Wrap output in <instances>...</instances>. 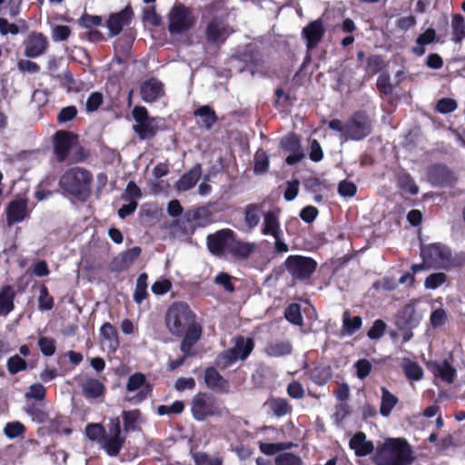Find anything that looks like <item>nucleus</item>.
<instances>
[{
	"mask_svg": "<svg viewBox=\"0 0 465 465\" xmlns=\"http://www.w3.org/2000/svg\"><path fill=\"white\" fill-rule=\"evenodd\" d=\"M164 324L170 334L175 337L194 336L199 341L203 335V327L197 322L196 313L185 302H173L164 315Z\"/></svg>",
	"mask_w": 465,
	"mask_h": 465,
	"instance_id": "1",
	"label": "nucleus"
},
{
	"mask_svg": "<svg viewBox=\"0 0 465 465\" xmlns=\"http://www.w3.org/2000/svg\"><path fill=\"white\" fill-rule=\"evenodd\" d=\"M93 180V173L89 170L74 166L60 176L58 185L64 194L85 202L91 196Z\"/></svg>",
	"mask_w": 465,
	"mask_h": 465,
	"instance_id": "2",
	"label": "nucleus"
},
{
	"mask_svg": "<svg viewBox=\"0 0 465 465\" xmlns=\"http://www.w3.org/2000/svg\"><path fill=\"white\" fill-rule=\"evenodd\" d=\"M373 121L370 114L364 110L354 112L345 123L339 119H331L328 127L339 133L345 141H361L372 132Z\"/></svg>",
	"mask_w": 465,
	"mask_h": 465,
	"instance_id": "3",
	"label": "nucleus"
},
{
	"mask_svg": "<svg viewBox=\"0 0 465 465\" xmlns=\"http://www.w3.org/2000/svg\"><path fill=\"white\" fill-rule=\"evenodd\" d=\"M413 460L411 447L404 438L387 439L373 457L375 465H411Z\"/></svg>",
	"mask_w": 465,
	"mask_h": 465,
	"instance_id": "4",
	"label": "nucleus"
},
{
	"mask_svg": "<svg viewBox=\"0 0 465 465\" xmlns=\"http://www.w3.org/2000/svg\"><path fill=\"white\" fill-rule=\"evenodd\" d=\"M283 266L293 282L309 283L317 270L318 263L312 257L292 254L286 258Z\"/></svg>",
	"mask_w": 465,
	"mask_h": 465,
	"instance_id": "5",
	"label": "nucleus"
},
{
	"mask_svg": "<svg viewBox=\"0 0 465 465\" xmlns=\"http://www.w3.org/2000/svg\"><path fill=\"white\" fill-rule=\"evenodd\" d=\"M191 413L195 420L203 421L209 417H221L223 407L212 393L199 391L192 399Z\"/></svg>",
	"mask_w": 465,
	"mask_h": 465,
	"instance_id": "6",
	"label": "nucleus"
},
{
	"mask_svg": "<svg viewBox=\"0 0 465 465\" xmlns=\"http://www.w3.org/2000/svg\"><path fill=\"white\" fill-rule=\"evenodd\" d=\"M168 30L171 35H182L192 29L196 18L193 10L182 3L173 5L168 15Z\"/></svg>",
	"mask_w": 465,
	"mask_h": 465,
	"instance_id": "7",
	"label": "nucleus"
},
{
	"mask_svg": "<svg viewBox=\"0 0 465 465\" xmlns=\"http://www.w3.org/2000/svg\"><path fill=\"white\" fill-rule=\"evenodd\" d=\"M132 115L136 123L133 125V130L140 140H151L155 137L159 131L157 117L150 116L148 110L141 105L134 106Z\"/></svg>",
	"mask_w": 465,
	"mask_h": 465,
	"instance_id": "8",
	"label": "nucleus"
},
{
	"mask_svg": "<svg viewBox=\"0 0 465 465\" xmlns=\"http://www.w3.org/2000/svg\"><path fill=\"white\" fill-rule=\"evenodd\" d=\"M233 32L226 15H215L208 22L204 35L208 45L220 47Z\"/></svg>",
	"mask_w": 465,
	"mask_h": 465,
	"instance_id": "9",
	"label": "nucleus"
},
{
	"mask_svg": "<svg viewBox=\"0 0 465 465\" xmlns=\"http://www.w3.org/2000/svg\"><path fill=\"white\" fill-rule=\"evenodd\" d=\"M422 261L431 268H441L450 263V250L440 242L421 245L420 253Z\"/></svg>",
	"mask_w": 465,
	"mask_h": 465,
	"instance_id": "10",
	"label": "nucleus"
},
{
	"mask_svg": "<svg viewBox=\"0 0 465 465\" xmlns=\"http://www.w3.org/2000/svg\"><path fill=\"white\" fill-rule=\"evenodd\" d=\"M78 134L66 130H59L53 136L54 154L58 163H64L70 151L77 144Z\"/></svg>",
	"mask_w": 465,
	"mask_h": 465,
	"instance_id": "11",
	"label": "nucleus"
},
{
	"mask_svg": "<svg viewBox=\"0 0 465 465\" xmlns=\"http://www.w3.org/2000/svg\"><path fill=\"white\" fill-rule=\"evenodd\" d=\"M280 147L283 151L291 153L285 159L288 165H294L305 157L302 150L300 137L294 133H290L282 137L280 142Z\"/></svg>",
	"mask_w": 465,
	"mask_h": 465,
	"instance_id": "12",
	"label": "nucleus"
},
{
	"mask_svg": "<svg viewBox=\"0 0 465 465\" xmlns=\"http://www.w3.org/2000/svg\"><path fill=\"white\" fill-rule=\"evenodd\" d=\"M139 389L141 390L135 396L128 399L129 401L140 403L146 400L153 391L152 385L146 383V376L142 372H135L128 378L126 390L127 391H135Z\"/></svg>",
	"mask_w": 465,
	"mask_h": 465,
	"instance_id": "13",
	"label": "nucleus"
},
{
	"mask_svg": "<svg viewBox=\"0 0 465 465\" xmlns=\"http://www.w3.org/2000/svg\"><path fill=\"white\" fill-rule=\"evenodd\" d=\"M235 237V232L231 229H222L207 236V246L213 254L220 255L227 249Z\"/></svg>",
	"mask_w": 465,
	"mask_h": 465,
	"instance_id": "14",
	"label": "nucleus"
},
{
	"mask_svg": "<svg viewBox=\"0 0 465 465\" xmlns=\"http://www.w3.org/2000/svg\"><path fill=\"white\" fill-rule=\"evenodd\" d=\"M325 35V27L321 18L310 22L302 28V37L305 40L308 51L315 49Z\"/></svg>",
	"mask_w": 465,
	"mask_h": 465,
	"instance_id": "15",
	"label": "nucleus"
},
{
	"mask_svg": "<svg viewBox=\"0 0 465 465\" xmlns=\"http://www.w3.org/2000/svg\"><path fill=\"white\" fill-rule=\"evenodd\" d=\"M26 198L11 201L5 208L6 223L9 226L22 223L30 216Z\"/></svg>",
	"mask_w": 465,
	"mask_h": 465,
	"instance_id": "16",
	"label": "nucleus"
},
{
	"mask_svg": "<svg viewBox=\"0 0 465 465\" xmlns=\"http://www.w3.org/2000/svg\"><path fill=\"white\" fill-rule=\"evenodd\" d=\"M134 16L133 8L130 5L125 6L118 13L111 14L107 19L106 25L109 29V36L118 35L124 26L131 24Z\"/></svg>",
	"mask_w": 465,
	"mask_h": 465,
	"instance_id": "17",
	"label": "nucleus"
},
{
	"mask_svg": "<svg viewBox=\"0 0 465 465\" xmlns=\"http://www.w3.org/2000/svg\"><path fill=\"white\" fill-rule=\"evenodd\" d=\"M426 367L435 378L440 379L448 384L453 383L456 379L457 370L447 360L429 361Z\"/></svg>",
	"mask_w": 465,
	"mask_h": 465,
	"instance_id": "18",
	"label": "nucleus"
},
{
	"mask_svg": "<svg viewBox=\"0 0 465 465\" xmlns=\"http://www.w3.org/2000/svg\"><path fill=\"white\" fill-rule=\"evenodd\" d=\"M46 36L38 32H32L25 40V55L35 58L43 54L48 48Z\"/></svg>",
	"mask_w": 465,
	"mask_h": 465,
	"instance_id": "19",
	"label": "nucleus"
},
{
	"mask_svg": "<svg viewBox=\"0 0 465 465\" xmlns=\"http://www.w3.org/2000/svg\"><path fill=\"white\" fill-rule=\"evenodd\" d=\"M303 369L306 370L305 375L318 386L327 384L333 376L331 365L325 363H313L311 367L305 363Z\"/></svg>",
	"mask_w": 465,
	"mask_h": 465,
	"instance_id": "20",
	"label": "nucleus"
},
{
	"mask_svg": "<svg viewBox=\"0 0 465 465\" xmlns=\"http://www.w3.org/2000/svg\"><path fill=\"white\" fill-rule=\"evenodd\" d=\"M143 101L152 104L164 95L163 84L154 77L143 81L140 85Z\"/></svg>",
	"mask_w": 465,
	"mask_h": 465,
	"instance_id": "21",
	"label": "nucleus"
},
{
	"mask_svg": "<svg viewBox=\"0 0 465 465\" xmlns=\"http://www.w3.org/2000/svg\"><path fill=\"white\" fill-rule=\"evenodd\" d=\"M197 342L198 341H195L194 336L189 335L187 337H183L179 345V349L183 355L175 360H169L167 363V370L169 371H173L183 365L188 358L196 356V351L193 350V347Z\"/></svg>",
	"mask_w": 465,
	"mask_h": 465,
	"instance_id": "22",
	"label": "nucleus"
},
{
	"mask_svg": "<svg viewBox=\"0 0 465 465\" xmlns=\"http://www.w3.org/2000/svg\"><path fill=\"white\" fill-rule=\"evenodd\" d=\"M203 380L205 386L216 392L228 393L230 382L219 373L215 367H207L204 370Z\"/></svg>",
	"mask_w": 465,
	"mask_h": 465,
	"instance_id": "23",
	"label": "nucleus"
},
{
	"mask_svg": "<svg viewBox=\"0 0 465 465\" xmlns=\"http://www.w3.org/2000/svg\"><path fill=\"white\" fill-rule=\"evenodd\" d=\"M202 164L195 163L189 171L185 172L174 183L178 192H187L193 188L202 176Z\"/></svg>",
	"mask_w": 465,
	"mask_h": 465,
	"instance_id": "24",
	"label": "nucleus"
},
{
	"mask_svg": "<svg viewBox=\"0 0 465 465\" xmlns=\"http://www.w3.org/2000/svg\"><path fill=\"white\" fill-rule=\"evenodd\" d=\"M419 322L420 317L413 303L404 305L398 313L396 324L401 330H411L417 327Z\"/></svg>",
	"mask_w": 465,
	"mask_h": 465,
	"instance_id": "25",
	"label": "nucleus"
},
{
	"mask_svg": "<svg viewBox=\"0 0 465 465\" xmlns=\"http://www.w3.org/2000/svg\"><path fill=\"white\" fill-rule=\"evenodd\" d=\"M349 447L354 450L357 457H365L374 450L372 441L366 440V434L362 431L356 432L349 441Z\"/></svg>",
	"mask_w": 465,
	"mask_h": 465,
	"instance_id": "26",
	"label": "nucleus"
},
{
	"mask_svg": "<svg viewBox=\"0 0 465 465\" xmlns=\"http://www.w3.org/2000/svg\"><path fill=\"white\" fill-rule=\"evenodd\" d=\"M235 58L243 63L244 67L252 74L254 70L258 71L263 64L262 55L256 48L246 49L235 55Z\"/></svg>",
	"mask_w": 465,
	"mask_h": 465,
	"instance_id": "27",
	"label": "nucleus"
},
{
	"mask_svg": "<svg viewBox=\"0 0 465 465\" xmlns=\"http://www.w3.org/2000/svg\"><path fill=\"white\" fill-rule=\"evenodd\" d=\"M124 423V432L125 434L140 430L139 424L142 423L143 414L139 409H134L122 411Z\"/></svg>",
	"mask_w": 465,
	"mask_h": 465,
	"instance_id": "28",
	"label": "nucleus"
},
{
	"mask_svg": "<svg viewBox=\"0 0 465 465\" xmlns=\"http://www.w3.org/2000/svg\"><path fill=\"white\" fill-rule=\"evenodd\" d=\"M261 232L263 235H271L272 237L282 234L279 217L275 212L267 211L263 213Z\"/></svg>",
	"mask_w": 465,
	"mask_h": 465,
	"instance_id": "29",
	"label": "nucleus"
},
{
	"mask_svg": "<svg viewBox=\"0 0 465 465\" xmlns=\"http://www.w3.org/2000/svg\"><path fill=\"white\" fill-rule=\"evenodd\" d=\"M362 326V319L361 316H351V312L347 310L342 313V325L341 329V336H351L361 330Z\"/></svg>",
	"mask_w": 465,
	"mask_h": 465,
	"instance_id": "30",
	"label": "nucleus"
},
{
	"mask_svg": "<svg viewBox=\"0 0 465 465\" xmlns=\"http://www.w3.org/2000/svg\"><path fill=\"white\" fill-rule=\"evenodd\" d=\"M82 391L86 398L96 399L104 395L106 388L98 379L87 378L82 384Z\"/></svg>",
	"mask_w": 465,
	"mask_h": 465,
	"instance_id": "31",
	"label": "nucleus"
},
{
	"mask_svg": "<svg viewBox=\"0 0 465 465\" xmlns=\"http://www.w3.org/2000/svg\"><path fill=\"white\" fill-rule=\"evenodd\" d=\"M254 252V244L236 240L235 237L229 245L228 252L238 260L247 259Z\"/></svg>",
	"mask_w": 465,
	"mask_h": 465,
	"instance_id": "32",
	"label": "nucleus"
},
{
	"mask_svg": "<svg viewBox=\"0 0 465 465\" xmlns=\"http://www.w3.org/2000/svg\"><path fill=\"white\" fill-rule=\"evenodd\" d=\"M262 206L258 203H249L243 211L244 223L248 231L253 230L260 223Z\"/></svg>",
	"mask_w": 465,
	"mask_h": 465,
	"instance_id": "33",
	"label": "nucleus"
},
{
	"mask_svg": "<svg viewBox=\"0 0 465 465\" xmlns=\"http://www.w3.org/2000/svg\"><path fill=\"white\" fill-rule=\"evenodd\" d=\"M437 34L435 29L428 28L420 34L416 39V45L411 48V52L416 56H422L425 54V45L436 41Z\"/></svg>",
	"mask_w": 465,
	"mask_h": 465,
	"instance_id": "34",
	"label": "nucleus"
},
{
	"mask_svg": "<svg viewBox=\"0 0 465 465\" xmlns=\"http://www.w3.org/2000/svg\"><path fill=\"white\" fill-rule=\"evenodd\" d=\"M125 440L126 437L111 436L106 432L101 445L109 456L115 457L120 453Z\"/></svg>",
	"mask_w": 465,
	"mask_h": 465,
	"instance_id": "35",
	"label": "nucleus"
},
{
	"mask_svg": "<svg viewBox=\"0 0 465 465\" xmlns=\"http://www.w3.org/2000/svg\"><path fill=\"white\" fill-rule=\"evenodd\" d=\"M292 351V343L285 341H276L269 342L265 347V352L270 357H283L291 354Z\"/></svg>",
	"mask_w": 465,
	"mask_h": 465,
	"instance_id": "36",
	"label": "nucleus"
},
{
	"mask_svg": "<svg viewBox=\"0 0 465 465\" xmlns=\"http://www.w3.org/2000/svg\"><path fill=\"white\" fill-rule=\"evenodd\" d=\"M254 348V341L252 338H244L238 336L235 341V345L232 348L234 351V354L237 356V360L240 359L244 361L252 353Z\"/></svg>",
	"mask_w": 465,
	"mask_h": 465,
	"instance_id": "37",
	"label": "nucleus"
},
{
	"mask_svg": "<svg viewBox=\"0 0 465 465\" xmlns=\"http://www.w3.org/2000/svg\"><path fill=\"white\" fill-rule=\"evenodd\" d=\"M15 292L10 285L0 290V315H7L14 310Z\"/></svg>",
	"mask_w": 465,
	"mask_h": 465,
	"instance_id": "38",
	"label": "nucleus"
},
{
	"mask_svg": "<svg viewBox=\"0 0 465 465\" xmlns=\"http://www.w3.org/2000/svg\"><path fill=\"white\" fill-rule=\"evenodd\" d=\"M401 369L407 379L410 381H417L423 378L424 372L421 366L409 358H403L401 361Z\"/></svg>",
	"mask_w": 465,
	"mask_h": 465,
	"instance_id": "39",
	"label": "nucleus"
},
{
	"mask_svg": "<svg viewBox=\"0 0 465 465\" xmlns=\"http://www.w3.org/2000/svg\"><path fill=\"white\" fill-rule=\"evenodd\" d=\"M193 116L200 117L203 122V126L206 130L213 128L214 124L218 121L215 111L209 105H202L193 111Z\"/></svg>",
	"mask_w": 465,
	"mask_h": 465,
	"instance_id": "40",
	"label": "nucleus"
},
{
	"mask_svg": "<svg viewBox=\"0 0 465 465\" xmlns=\"http://www.w3.org/2000/svg\"><path fill=\"white\" fill-rule=\"evenodd\" d=\"M267 404L276 417H283L292 411V405L284 398H272Z\"/></svg>",
	"mask_w": 465,
	"mask_h": 465,
	"instance_id": "41",
	"label": "nucleus"
},
{
	"mask_svg": "<svg viewBox=\"0 0 465 465\" xmlns=\"http://www.w3.org/2000/svg\"><path fill=\"white\" fill-rule=\"evenodd\" d=\"M451 40L460 44L465 38V20L461 14H454L451 19Z\"/></svg>",
	"mask_w": 465,
	"mask_h": 465,
	"instance_id": "42",
	"label": "nucleus"
},
{
	"mask_svg": "<svg viewBox=\"0 0 465 465\" xmlns=\"http://www.w3.org/2000/svg\"><path fill=\"white\" fill-rule=\"evenodd\" d=\"M398 398L393 395L389 390L385 387L381 388V401L380 407V413L383 417H388L392 409L398 403Z\"/></svg>",
	"mask_w": 465,
	"mask_h": 465,
	"instance_id": "43",
	"label": "nucleus"
},
{
	"mask_svg": "<svg viewBox=\"0 0 465 465\" xmlns=\"http://www.w3.org/2000/svg\"><path fill=\"white\" fill-rule=\"evenodd\" d=\"M397 183L398 187L406 193L416 195L419 193L418 185L408 173H401L397 177Z\"/></svg>",
	"mask_w": 465,
	"mask_h": 465,
	"instance_id": "44",
	"label": "nucleus"
},
{
	"mask_svg": "<svg viewBox=\"0 0 465 465\" xmlns=\"http://www.w3.org/2000/svg\"><path fill=\"white\" fill-rule=\"evenodd\" d=\"M284 318L293 325L302 326L303 317L302 315L301 305L296 302H292L287 305L284 310Z\"/></svg>",
	"mask_w": 465,
	"mask_h": 465,
	"instance_id": "45",
	"label": "nucleus"
},
{
	"mask_svg": "<svg viewBox=\"0 0 465 465\" xmlns=\"http://www.w3.org/2000/svg\"><path fill=\"white\" fill-rule=\"evenodd\" d=\"M147 280L148 275L145 272L141 273L136 280V285L134 292V301L137 304H141L148 296Z\"/></svg>",
	"mask_w": 465,
	"mask_h": 465,
	"instance_id": "46",
	"label": "nucleus"
},
{
	"mask_svg": "<svg viewBox=\"0 0 465 465\" xmlns=\"http://www.w3.org/2000/svg\"><path fill=\"white\" fill-rule=\"evenodd\" d=\"M100 332L104 339L110 341V347L116 351L120 344L116 328L110 322H104L100 329Z\"/></svg>",
	"mask_w": 465,
	"mask_h": 465,
	"instance_id": "47",
	"label": "nucleus"
},
{
	"mask_svg": "<svg viewBox=\"0 0 465 465\" xmlns=\"http://www.w3.org/2000/svg\"><path fill=\"white\" fill-rule=\"evenodd\" d=\"M54 306V297L49 293L48 288L43 284L38 296V309L41 312L51 311Z\"/></svg>",
	"mask_w": 465,
	"mask_h": 465,
	"instance_id": "48",
	"label": "nucleus"
},
{
	"mask_svg": "<svg viewBox=\"0 0 465 465\" xmlns=\"http://www.w3.org/2000/svg\"><path fill=\"white\" fill-rule=\"evenodd\" d=\"M105 433V428L101 423H89L85 427V435L91 441L102 443Z\"/></svg>",
	"mask_w": 465,
	"mask_h": 465,
	"instance_id": "49",
	"label": "nucleus"
},
{
	"mask_svg": "<svg viewBox=\"0 0 465 465\" xmlns=\"http://www.w3.org/2000/svg\"><path fill=\"white\" fill-rule=\"evenodd\" d=\"M236 361L237 356L234 354V351L228 349L218 354L214 363L218 368L224 370L233 364Z\"/></svg>",
	"mask_w": 465,
	"mask_h": 465,
	"instance_id": "50",
	"label": "nucleus"
},
{
	"mask_svg": "<svg viewBox=\"0 0 465 465\" xmlns=\"http://www.w3.org/2000/svg\"><path fill=\"white\" fill-rule=\"evenodd\" d=\"M366 71L371 74H378L385 66V62L381 54H371L367 57Z\"/></svg>",
	"mask_w": 465,
	"mask_h": 465,
	"instance_id": "51",
	"label": "nucleus"
},
{
	"mask_svg": "<svg viewBox=\"0 0 465 465\" xmlns=\"http://www.w3.org/2000/svg\"><path fill=\"white\" fill-rule=\"evenodd\" d=\"M26 412L32 417V420L39 423H44L48 419L47 412L44 410L42 404L32 403L27 406Z\"/></svg>",
	"mask_w": 465,
	"mask_h": 465,
	"instance_id": "52",
	"label": "nucleus"
},
{
	"mask_svg": "<svg viewBox=\"0 0 465 465\" xmlns=\"http://www.w3.org/2000/svg\"><path fill=\"white\" fill-rule=\"evenodd\" d=\"M291 447V444L287 443H269V442H263L259 441V449L260 450L268 456L274 455L278 453L279 451L284 450Z\"/></svg>",
	"mask_w": 465,
	"mask_h": 465,
	"instance_id": "53",
	"label": "nucleus"
},
{
	"mask_svg": "<svg viewBox=\"0 0 465 465\" xmlns=\"http://www.w3.org/2000/svg\"><path fill=\"white\" fill-rule=\"evenodd\" d=\"M275 465H302L300 456L292 452H283L275 457Z\"/></svg>",
	"mask_w": 465,
	"mask_h": 465,
	"instance_id": "54",
	"label": "nucleus"
},
{
	"mask_svg": "<svg viewBox=\"0 0 465 465\" xmlns=\"http://www.w3.org/2000/svg\"><path fill=\"white\" fill-rule=\"evenodd\" d=\"M38 347L45 356L50 357L54 355L56 351L55 340L54 338L42 336L38 339Z\"/></svg>",
	"mask_w": 465,
	"mask_h": 465,
	"instance_id": "55",
	"label": "nucleus"
},
{
	"mask_svg": "<svg viewBox=\"0 0 465 465\" xmlns=\"http://www.w3.org/2000/svg\"><path fill=\"white\" fill-rule=\"evenodd\" d=\"M269 156L266 152H257L254 155V173H263L269 169Z\"/></svg>",
	"mask_w": 465,
	"mask_h": 465,
	"instance_id": "56",
	"label": "nucleus"
},
{
	"mask_svg": "<svg viewBox=\"0 0 465 465\" xmlns=\"http://www.w3.org/2000/svg\"><path fill=\"white\" fill-rule=\"evenodd\" d=\"M447 280L444 272H433L426 277L424 286L426 289L435 290L441 286Z\"/></svg>",
	"mask_w": 465,
	"mask_h": 465,
	"instance_id": "57",
	"label": "nucleus"
},
{
	"mask_svg": "<svg viewBox=\"0 0 465 465\" xmlns=\"http://www.w3.org/2000/svg\"><path fill=\"white\" fill-rule=\"evenodd\" d=\"M6 367L9 373L14 375L25 371L27 367V363L19 355H14L7 360Z\"/></svg>",
	"mask_w": 465,
	"mask_h": 465,
	"instance_id": "58",
	"label": "nucleus"
},
{
	"mask_svg": "<svg viewBox=\"0 0 465 465\" xmlns=\"http://www.w3.org/2000/svg\"><path fill=\"white\" fill-rule=\"evenodd\" d=\"M142 195L143 193L139 186L134 181H130L121 198L124 201H137Z\"/></svg>",
	"mask_w": 465,
	"mask_h": 465,
	"instance_id": "59",
	"label": "nucleus"
},
{
	"mask_svg": "<svg viewBox=\"0 0 465 465\" xmlns=\"http://www.w3.org/2000/svg\"><path fill=\"white\" fill-rule=\"evenodd\" d=\"M104 103V96L100 92H93L87 98L85 110L87 113H94L99 109Z\"/></svg>",
	"mask_w": 465,
	"mask_h": 465,
	"instance_id": "60",
	"label": "nucleus"
},
{
	"mask_svg": "<svg viewBox=\"0 0 465 465\" xmlns=\"http://www.w3.org/2000/svg\"><path fill=\"white\" fill-rule=\"evenodd\" d=\"M377 88L382 95H391L393 93V85L388 74H381L376 83Z\"/></svg>",
	"mask_w": 465,
	"mask_h": 465,
	"instance_id": "61",
	"label": "nucleus"
},
{
	"mask_svg": "<svg viewBox=\"0 0 465 465\" xmlns=\"http://www.w3.org/2000/svg\"><path fill=\"white\" fill-rule=\"evenodd\" d=\"M458 107L457 102L449 97L440 99L436 104V111L440 114H450L454 112Z\"/></svg>",
	"mask_w": 465,
	"mask_h": 465,
	"instance_id": "62",
	"label": "nucleus"
},
{
	"mask_svg": "<svg viewBox=\"0 0 465 465\" xmlns=\"http://www.w3.org/2000/svg\"><path fill=\"white\" fill-rule=\"evenodd\" d=\"M77 113V108L74 105L63 107L57 114V122L59 124L68 123L76 117Z\"/></svg>",
	"mask_w": 465,
	"mask_h": 465,
	"instance_id": "63",
	"label": "nucleus"
},
{
	"mask_svg": "<svg viewBox=\"0 0 465 465\" xmlns=\"http://www.w3.org/2000/svg\"><path fill=\"white\" fill-rule=\"evenodd\" d=\"M448 314L443 308L434 310L430 316V322L433 328H439L445 324Z\"/></svg>",
	"mask_w": 465,
	"mask_h": 465,
	"instance_id": "64",
	"label": "nucleus"
}]
</instances>
